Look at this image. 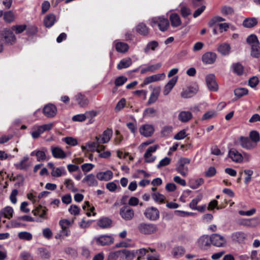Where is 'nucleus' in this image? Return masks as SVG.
<instances>
[{"mask_svg":"<svg viewBox=\"0 0 260 260\" xmlns=\"http://www.w3.org/2000/svg\"><path fill=\"white\" fill-rule=\"evenodd\" d=\"M190 159L186 157H181L177 161L176 170L183 177H186L189 169L186 165L190 164Z\"/></svg>","mask_w":260,"mask_h":260,"instance_id":"obj_1","label":"nucleus"},{"mask_svg":"<svg viewBox=\"0 0 260 260\" xmlns=\"http://www.w3.org/2000/svg\"><path fill=\"white\" fill-rule=\"evenodd\" d=\"M138 230L142 234L151 235L155 233L158 231V228L155 224L142 222L138 225Z\"/></svg>","mask_w":260,"mask_h":260,"instance_id":"obj_2","label":"nucleus"},{"mask_svg":"<svg viewBox=\"0 0 260 260\" xmlns=\"http://www.w3.org/2000/svg\"><path fill=\"white\" fill-rule=\"evenodd\" d=\"M150 25L154 27L157 26L162 31H166L169 26V22L167 18L163 17H154L150 20Z\"/></svg>","mask_w":260,"mask_h":260,"instance_id":"obj_3","label":"nucleus"},{"mask_svg":"<svg viewBox=\"0 0 260 260\" xmlns=\"http://www.w3.org/2000/svg\"><path fill=\"white\" fill-rule=\"evenodd\" d=\"M53 126V124L52 123H49L42 125H35L32 127V130L30 134L34 139H37L45 131L51 130Z\"/></svg>","mask_w":260,"mask_h":260,"instance_id":"obj_4","label":"nucleus"},{"mask_svg":"<svg viewBox=\"0 0 260 260\" xmlns=\"http://www.w3.org/2000/svg\"><path fill=\"white\" fill-rule=\"evenodd\" d=\"M145 217L150 221H156L160 216L159 211L157 208L154 207L147 208L144 212Z\"/></svg>","mask_w":260,"mask_h":260,"instance_id":"obj_5","label":"nucleus"},{"mask_svg":"<svg viewBox=\"0 0 260 260\" xmlns=\"http://www.w3.org/2000/svg\"><path fill=\"white\" fill-rule=\"evenodd\" d=\"M119 214L125 221H130L135 216L134 210L128 206H125L120 209Z\"/></svg>","mask_w":260,"mask_h":260,"instance_id":"obj_6","label":"nucleus"},{"mask_svg":"<svg viewBox=\"0 0 260 260\" xmlns=\"http://www.w3.org/2000/svg\"><path fill=\"white\" fill-rule=\"evenodd\" d=\"M233 242L238 244H245L247 239V235L242 231H237L233 233L231 235Z\"/></svg>","mask_w":260,"mask_h":260,"instance_id":"obj_7","label":"nucleus"},{"mask_svg":"<svg viewBox=\"0 0 260 260\" xmlns=\"http://www.w3.org/2000/svg\"><path fill=\"white\" fill-rule=\"evenodd\" d=\"M211 244L217 247H224L226 244V240L222 236L218 234L211 235Z\"/></svg>","mask_w":260,"mask_h":260,"instance_id":"obj_8","label":"nucleus"},{"mask_svg":"<svg viewBox=\"0 0 260 260\" xmlns=\"http://www.w3.org/2000/svg\"><path fill=\"white\" fill-rule=\"evenodd\" d=\"M1 37L5 41L6 44L11 45L15 42L16 37L13 31L10 29H5L1 33Z\"/></svg>","mask_w":260,"mask_h":260,"instance_id":"obj_9","label":"nucleus"},{"mask_svg":"<svg viewBox=\"0 0 260 260\" xmlns=\"http://www.w3.org/2000/svg\"><path fill=\"white\" fill-rule=\"evenodd\" d=\"M206 82L207 85L210 91H216L218 89V86L216 82L215 76L211 74L206 76Z\"/></svg>","mask_w":260,"mask_h":260,"instance_id":"obj_10","label":"nucleus"},{"mask_svg":"<svg viewBox=\"0 0 260 260\" xmlns=\"http://www.w3.org/2000/svg\"><path fill=\"white\" fill-rule=\"evenodd\" d=\"M114 238L111 236L103 235L95 238L96 244L101 246L109 245L114 243Z\"/></svg>","mask_w":260,"mask_h":260,"instance_id":"obj_11","label":"nucleus"},{"mask_svg":"<svg viewBox=\"0 0 260 260\" xmlns=\"http://www.w3.org/2000/svg\"><path fill=\"white\" fill-rule=\"evenodd\" d=\"M112 135L113 131L112 129L107 128L103 132L102 135L96 136L95 139L98 140V142H100V143H106L110 140Z\"/></svg>","mask_w":260,"mask_h":260,"instance_id":"obj_12","label":"nucleus"},{"mask_svg":"<svg viewBox=\"0 0 260 260\" xmlns=\"http://www.w3.org/2000/svg\"><path fill=\"white\" fill-rule=\"evenodd\" d=\"M139 132L142 136L145 137H149L151 136L154 133V128L152 124H145L142 125L140 127Z\"/></svg>","mask_w":260,"mask_h":260,"instance_id":"obj_13","label":"nucleus"},{"mask_svg":"<svg viewBox=\"0 0 260 260\" xmlns=\"http://www.w3.org/2000/svg\"><path fill=\"white\" fill-rule=\"evenodd\" d=\"M43 113L44 115L48 118L53 117L56 115L57 108L53 104H48L44 107Z\"/></svg>","mask_w":260,"mask_h":260,"instance_id":"obj_14","label":"nucleus"},{"mask_svg":"<svg viewBox=\"0 0 260 260\" xmlns=\"http://www.w3.org/2000/svg\"><path fill=\"white\" fill-rule=\"evenodd\" d=\"M157 148V145L149 147L144 154L145 161L146 162H152L155 159V156H153L152 153L154 152Z\"/></svg>","mask_w":260,"mask_h":260,"instance_id":"obj_15","label":"nucleus"},{"mask_svg":"<svg viewBox=\"0 0 260 260\" xmlns=\"http://www.w3.org/2000/svg\"><path fill=\"white\" fill-rule=\"evenodd\" d=\"M161 91V88L159 86L154 87L151 92L150 97L147 102V105H150L155 103L159 97Z\"/></svg>","mask_w":260,"mask_h":260,"instance_id":"obj_16","label":"nucleus"},{"mask_svg":"<svg viewBox=\"0 0 260 260\" xmlns=\"http://www.w3.org/2000/svg\"><path fill=\"white\" fill-rule=\"evenodd\" d=\"M217 55L216 53L208 52L203 55L202 59L205 64H212L215 61Z\"/></svg>","mask_w":260,"mask_h":260,"instance_id":"obj_17","label":"nucleus"},{"mask_svg":"<svg viewBox=\"0 0 260 260\" xmlns=\"http://www.w3.org/2000/svg\"><path fill=\"white\" fill-rule=\"evenodd\" d=\"M75 101L81 107H85L88 104L87 98L81 93H77L74 98Z\"/></svg>","mask_w":260,"mask_h":260,"instance_id":"obj_18","label":"nucleus"},{"mask_svg":"<svg viewBox=\"0 0 260 260\" xmlns=\"http://www.w3.org/2000/svg\"><path fill=\"white\" fill-rule=\"evenodd\" d=\"M229 156L233 161L236 162H241L243 160V156L242 154L237 150L234 149H232L229 151Z\"/></svg>","mask_w":260,"mask_h":260,"instance_id":"obj_19","label":"nucleus"},{"mask_svg":"<svg viewBox=\"0 0 260 260\" xmlns=\"http://www.w3.org/2000/svg\"><path fill=\"white\" fill-rule=\"evenodd\" d=\"M239 141L241 147L247 150H250L255 147L248 137L241 136L239 138Z\"/></svg>","mask_w":260,"mask_h":260,"instance_id":"obj_20","label":"nucleus"},{"mask_svg":"<svg viewBox=\"0 0 260 260\" xmlns=\"http://www.w3.org/2000/svg\"><path fill=\"white\" fill-rule=\"evenodd\" d=\"M48 209L45 207H43L42 205L38 206L35 210H32V212L34 215H39L41 218L43 219H47L46 216Z\"/></svg>","mask_w":260,"mask_h":260,"instance_id":"obj_21","label":"nucleus"},{"mask_svg":"<svg viewBox=\"0 0 260 260\" xmlns=\"http://www.w3.org/2000/svg\"><path fill=\"white\" fill-rule=\"evenodd\" d=\"M177 77H173L165 85L163 90V94L165 95H168L171 92L174 86L175 85L177 81Z\"/></svg>","mask_w":260,"mask_h":260,"instance_id":"obj_22","label":"nucleus"},{"mask_svg":"<svg viewBox=\"0 0 260 260\" xmlns=\"http://www.w3.org/2000/svg\"><path fill=\"white\" fill-rule=\"evenodd\" d=\"M198 244L199 246L202 248L210 246L211 244V236L209 237L208 235L201 236L198 240Z\"/></svg>","mask_w":260,"mask_h":260,"instance_id":"obj_23","label":"nucleus"},{"mask_svg":"<svg viewBox=\"0 0 260 260\" xmlns=\"http://www.w3.org/2000/svg\"><path fill=\"white\" fill-rule=\"evenodd\" d=\"M178 119L182 122L186 123L192 118V114L189 111H181L178 115Z\"/></svg>","mask_w":260,"mask_h":260,"instance_id":"obj_24","label":"nucleus"},{"mask_svg":"<svg viewBox=\"0 0 260 260\" xmlns=\"http://www.w3.org/2000/svg\"><path fill=\"white\" fill-rule=\"evenodd\" d=\"M165 76V74H158L153 75L146 78L144 80V84L145 85L148 84L153 82L160 80L163 77Z\"/></svg>","mask_w":260,"mask_h":260,"instance_id":"obj_25","label":"nucleus"},{"mask_svg":"<svg viewBox=\"0 0 260 260\" xmlns=\"http://www.w3.org/2000/svg\"><path fill=\"white\" fill-rule=\"evenodd\" d=\"M119 253L120 256L126 260H132L135 256V252L131 251L125 249L119 250Z\"/></svg>","mask_w":260,"mask_h":260,"instance_id":"obj_26","label":"nucleus"},{"mask_svg":"<svg viewBox=\"0 0 260 260\" xmlns=\"http://www.w3.org/2000/svg\"><path fill=\"white\" fill-rule=\"evenodd\" d=\"M231 50L230 45L226 43H223L218 45L217 51L223 55H228Z\"/></svg>","mask_w":260,"mask_h":260,"instance_id":"obj_27","label":"nucleus"},{"mask_svg":"<svg viewBox=\"0 0 260 260\" xmlns=\"http://www.w3.org/2000/svg\"><path fill=\"white\" fill-rule=\"evenodd\" d=\"M198 91V89L194 87H189L186 90H183L181 94L183 98H189L193 96Z\"/></svg>","mask_w":260,"mask_h":260,"instance_id":"obj_28","label":"nucleus"},{"mask_svg":"<svg viewBox=\"0 0 260 260\" xmlns=\"http://www.w3.org/2000/svg\"><path fill=\"white\" fill-rule=\"evenodd\" d=\"M51 152L54 157L57 158H64L66 157V153L59 147H51Z\"/></svg>","mask_w":260,"mask_h":260,"instance_id":"obj_29","label":"nucleus"},{"mask_svg":"<svg viewBox=\"0 0 260 260\" xmlns=\"http://www.w3.org/2000/svg\"><path fill=\"white\" fill-rule=\"evenodd\" d=\"M136 30L139 34L146 36L149 34V29L146 25L143 23H140L136 27Z\"/></svg>","mask_w":260,"mask_h":260,"instance_id":"obj_30","label":"nucleus"},{"mask_svg":"<svg viewBox=\"0 0 260 260\" xmlns=\"http://www.w3.org/2000/svg\"><path fill=\"white\" fill-rule=\"evenodd\" d=\"M113 177V173L111 171L100 172L96 174V177L100 180L108 181Z\"/></svg>","mask_w":260,"mask_h":260,"instance_id":"obj_31","label":"nucleus"},{"mask_svg":"<svg viewBox=\"0 0 260 260\" xmlns=\"http://www.w3.org/2000/svg\"><path fill=\"white\" fill-rule=\"evenodd\" d=\"M55 21V16L53 14H49L44 18V23L46 27H50L54 24Z\"/></svg>","mask_w":260,"mask_h":260,"instance_id":"obj_32","label":"nucleus"},{"mask_svg":"<svg viewBox=\"0 0 260 260\" xmlns=\"http://www.w3.org/2000/svg\"><path fill=\"white\" fill-rule=\"evenodd\" d=\"M112 221L109 218L103 217L98 221V225L101 228H108L111 226Z\"/></svg>","mask_w":260,"mask_h":260,"instance_id":"obj_33","label":"nucleus"},{"mask_svg":"<svg viewBox=\"0 0 260 260\" xmlns=\"http://www.w3.org/2000/svg\"><path fill=\"white\" fill-rule=\"evenodd\" d=\"M82 182L86 183L89 186H96L98 182L95 179L94 176L91 174L86 176L83 180Z\"/></svg>","mask_w":260,"mask_h":260,"instance_id":"obj_34","label":"nucleus"},{"mask_svg":"<svg viewBox=\"0 0 260 260\" xmlns=\"http://www.w3.org/2000/svg\"><path fill=\"white\" fill-rule=\"evenodd\" d=\"M233 72L238 76H241L244 72V67L239 62L234 63L232 65Z\"/></svg>","mask_w":260,"mask_h":260,"instance_id":"obj_35","label":"nucleus"},{"mask_svg":"<svg viewBox=\"0 0 260 260\" xmlns=\"http://www.w3.org/2000/svg\"><path fill=\"white\" fill-rule=\"evenodd\" d=\"M29 158L26 156L23 157L20 162L15 164L16 168L19 170H26L30 165L27 163Z\"/></svg>","mask_w":260,"mask_h":260,"instance_id":"obj_36","label":"nucleus"},{"mask_svg":"<svg viewBox=\"0 0 260 260\" xmlns=\"http://www.w3.org/2000/svg\"><path fill=\"white\" fill-rule=\"evenodd\" d=\"M171 25L173 27H177L181 25V21L179 16L176 13L172 14L170 16Z\"/></svg>","mask_w":260,"mask_h":260,"instance_id":"obj_37","label":"nucleus"},{"mask_svg":"<svg viewBox=\"0 0 260 260\" xmlns=\"http://www.w3.org/2000/svg\"><path fill=\"white\" fill-rule=\"evenodd\" d=\"M132 63V59L129 57H127L121 60L119 63L118 64L117 68L118 70L127 68L129 67Z\"/></svg>","mask_w":260,"mask_h":260,"instance_id":"obj_38","label":"nucleus"},{"mask_svg":"<svg viewBox=\"0 0 260 260\" xmlns=\"http://www.w3.org/2000/svg\"><path fill=\"white\" fill-rule=\"evenodd\" d=\"M257 24V21L255 18H248L245 19L243 22V25L247 28H251Z\"/></svg>","mask_w":260,"mask_h":260,"instance_id":"obj_39","label":"nucleus"},{"mask_svg":"<svg viewBox=\"0 0 260 260\" xmlns=\"http://www.w3.org/2000/svg\"><path fill=\"white\" fill-rule=\"evenodd\" d=\"M48 152L47 148H43L42 150H37L36 156L37 157V161H42L46 159V153Z\"/></svg>","mask_w":260,"mask_h":260,"instance_id":"obj_40","label":"nucleus"},{"mask_svg":"<svg viewBox=\"0 0 260 260\" xmlns=\"http://www.w3.org/2000/svg\"><path fill=\"white\" fill-rule=\"evenodd\" d=\"M1 213L5 218L10 219L13 216V209L12 207L7 206L1 210Z\"/></svg>","mask_w":260,"mask_h":260,"instance_id":"obj_41","label":"nucleus"},{"mask_svg":"<svg viewBox=\"0 0 260 260\" xmlns=\"http://www.w3.org/2000/svg\"><path fill=\"white\" fill-rule=\"evenodd\" d=\"M128 45L123 42H117L115 44V49L116 51L120 53H124L128 49Z\"/></svg>","mask_w":260,"mask_h":260,"instance_id":"obj_42","label":"nucleus"},{"mask_svg":"<svg viewBox=\"0 0 260 260\" xmlns=\"http://www.w3.org/2000/svg\"><path fill=\"white\" fill-rule=\"evenodd\" d=\"M246 42L249 45H250L251 47L253 45H256L257 44H260L257 37L254 34H251L246 39Z\"/></svg>","mask_w":260,"mask_h":260,"instance_id":"obj_43","label":"nucleus"},{"mask_svg":"<svg viewBox=\"0 0 260 260\" xmlns=\"http://www.w3.org/2000/svg\"><path fill=\"white\" fill-rule=\"evenodd\" d=\"M158 46V43L157 41H152L147 44L146 47L144 49V51L145 53H148L150 50L154 51Z\"/></svg>","mask_w":260,"mask_h":260,"instance_id":"obj_44","label":"nucleus"},{"mask_svg":"<svg viewBox=\"0 0 260 260\" xmlns=\"http://www.w3.org/2000/svg\"><path fill=\"white\" fill-rule=\"evenodd\" d=\"M204 181L203 178L192 179L189 181L190 187L192 189H197L203 184Z\"/></svg>","mask_w":260,"mask_h":260,"instance_id":"obj_45","label":"nucleus"},{"mask_svg":"<svg viewBox=\"0 0 260 260\" xmlns=\"http://www.w3.org/2000/svg\"><path fill=\"white\" fill-rule=\"evenodd\" d=\"M251 55L255 58L260 57V44L253 45L251 47Z\"/></svg>","mask_w":260,"mask_h":260,"instance_id":"obj_46","label":"nucleus"},{"mask_svg":"<svg viewBox=\"0 0 260 260\" xmlns=\"http://www.w3.org/2000/svg\"><path fill=\"white\" fill-rule=\"evenodd\" d=\"M248 93V90L245 88H236L234 90L235 95L238 98H241L242 96L247 94Z\"/></svg>","mask_w":260,"mask_h":260,"instance_id":"obj_47","label":"nucleus"},{"mask_svg":"<svg viewBox=\"0 0 260 260\" xmlns=\"http://www.w3.org/2000/svg\"><path fill=\"white\" fill-rule=\"evenodd\" d=\"M18 237L20 239L30 241L32 239L31 233L27 232H21L18 233Z\"/></svg>","mask_w":260,"mask_h":260,"instance_id":"obj_48","label":"nucleus"},{"mask_svg":"<svg viewBox=\"0 0 260 260\" xmlns=\"http://www.w3.org/2000/svg\"><path fill=\"white\" fill-rule=\"evenodd\" d=\"M64 184L66 187L72 191L75 192L78 191V189L74 186V184L73 181L70 179H66L64 180Z\"/></svg>","mask_w":260,"mask_h":260,"instance_id":"obj_49","label":"nucleus"},{"mask_svg":"<svg viewBox=\"0 0 260 260\" xmlns=\"http://www.w3.org/2000/svg\"><path fill=\"white\" fill-rule=\"evenodd\" d=\"M255 221L256 220L254 218L243 219L239 222V224L246 226H253L255 225Z\"/></svg>","mask_w":260,"mask_h":260,"instance_id":"obj_50","label":"nucleus"},{"mask_svg":"<svg viewBox=\"0 0 260 260\" xmlns=\"http://www.w3.org/2000/svg\"><path fill=\"white\" fill-rule=\"evenodd\" d=\"M185 253V249L181 246L175 247L173 249V254L175 257H180Z\"/></svg>","mask_w":260,"mask_h":260,"instance_id":"obj_51","label":"nucleus"},{"mask_svg":"<svg viewBox=\"0 0 260 260\" xmlns=\"http://www.w3.org/2000/svg\"><path fill=\"white\" fill-rule=\"evenodd\" d=\"M202 199V196L199 194L194 199H193L189 204V207L190 208L193 210H196L197 208V204Z\"/></svg>","mask_w":260,"mask_h":260,"instance_id":"obj_52","label":"nucleus"},{"mask_svg":"<svg viewBox=\"0 0 260 260\" xmlns=\"http://www.w3.org/2000/svg\"><path fill=\"white\" fill-rule=\"evenodd\" d=\"M152 197L153 199L157 202L162 203L164 202L165 200L166 199L165 197L158 192L155 193L154 192L152 194Z\"/></svg>","mask_w":260,"mask_h":260,"instance_id":"obj_53","label":"nucleus"},{"mask_svg":"<svg viewBox=\"0 0 260 260\" xmlns=\"http://www.w3.org/2000/svg\"><path fill=\"white\" fill-rule=\"evenodd\" d=\"M13 180L16 181L15 185L19 187L23 185L24 178L22 175H17L13 177Z\"/></svg>","mask_w":260,"mask_h":260,"instance_id":"obj_54","label":"nucleus"},{"mask_svg":"<svg viewBox=\"0 0 260 260\" xmlns=\"http://www.w3.org/2000/svg\"><path fill=\"white\" fill-rule=\"evenodd\" d=\"M249 137L251 141L255 143H257L260 140V136L259 133L256 131H252L250 133Z\"/></svg>","mask_w":260,"mask_h":260,"instance_id":"obj_55","label":"nucleus"},{"mask_svg":"<svg viewBox=\"0 0 260 260\" xmlns=\"http://www.w3.org/2000/svg\"><path fill=\"white\" fill-rule=\"evenodd\" d=\"M26 29V25H16L12 27V29L15 31L16 34H20Z\"/></svg>","mask_w":260,"mask_h":260,"instance_id":"obj_56","label":"nucleus"},{"mask_svg":"<svg viewBox=\"0 0 260 260\" xmlns=\"http://www.w3.org/2000/svg\"><path fill=\"white\" fill-rule=\"evenodd\" d=\"M26 33L28 35L33 36L36 35L38 32V27L35 25H28L26 26Z\"/></svg>","mask_w":260,"mask_h":260,"instance_id":"obj_57","label":"nucleus"},{"mask_svg":"<svg viewBox=\"0 0 260 260\" xmlns=\"http://www.w3.org/2000/svg\"><path fill=\"white\" fill-rule=\"evenodd\" d=\"M39 251L40 257L43 259H48L50 257L49 252L45 248H39Z\"/></svg>","mask_w":260,"mask_h":260,"instance_id":"obj_58","label":"nucleus"},{"mask_svg":"<svg viewBox=\"0 0 260 260\" xmlns=\"http://www.w3.org/2000/svg\"><path fill=\"white\" fill-rule=\"evenodd\" d=\"M225 21V19L222 18L220 16H215L213 17L208 22V25L210 27H212L217 22L224 21Z\"/></svg>","mask_w":260,"mask_h":260,"instance_id":"obj_59","label":"nucleus"},{"mask_svg":"<svg viewBox=\"0 0 260 260\" xmlns=\"http://www.w3.org/2000/svg\"><path fill=\"white\" fill-rule=\"evenodd\" d=\"M243 172L246 175L244 182L246 184H247L251 180V176L253 174V172L252 170L248 169L245 170Z\"/></svg>","mask_w":260,"mask_h":260,"instance_id":"obj_60","label":"nucleus"},{"mask_svg":"<svg viewBox=\"0 0 260 260\" xmlns=\"http://www.w3.org/2000/svg\"><path fill=\"white\" fill-rule=\"evenodd\" d=\"M4 20L9 23L12 22L14 20V17L13 13L11 11H8L4 14Z\"/></svg>","mask_w":260,"mask_h":260,"instance_id":"obj_61","label":"nucleus"},{"mask_svg":"<svg viewBox=\"0 0 260 260\" xmlns=\"http://www.w3.org/2000/svg\"><path fill=\"white\" fill-rule=\"evenodd\" d=\"M127 79L124 76H119L115 80V84L116 86H120L123 85L127 81Z\"/></svg>","mask_w":260,"mask_h":260,"instance_id":"obj_62","label":"nucleus"},{"mask_svg":"<svg viewBox=\"0 0 260 260\" xmlns=\"http://www.w3.org/2000/svg\"><path fill=\"white\" fill-rule=\"evenodd\" d=\"M221 11L224 15H232L234 13V10L232 8L226 6L222 7Z\"/></svg>","mask_w":260,"mask_h":260,"instance_id":"obj_63","label":"nucleus"},{"mask_svg":"<svg viewBox=\"0 0 260 260\" xmlns=\"http://www.w3.org/2000/svg\"><path fill=\"white\" fill-rule=\"evenodd\" d=\"M64 171L63 168H53L51 172V175L54 177H60L63 174Z\"/></svg>","mask_w":260,"mask_h":260,"instance_id":"obj_64","label":"nucleus"}]
</instances>
